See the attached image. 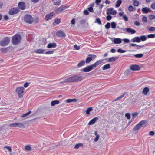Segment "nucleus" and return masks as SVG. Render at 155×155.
Here are the masks:
<instances>
[{
  "mask_svg": "<svg viewBox=\"0 0 155 155\" xmlns=\"http://www.w3.org/2000/svg\"><path fill=\"white\" fill-rule=\"evenodd\" d=\"M126 93H124L123 95H120V96L118 97L116 99V100H119L121 99H122L124 96L125 95Z\"/></svg>",
  "mask_w": 155,
  "mask_h": 155,
  "instance_id": "obj_56",
  "label": "nucleus"
},
{
  "mask_svg": "<svg viewBox=\"0 0 155 155\" xmlns=\"http://www.w3.org/2000/svg\"><path fill=\"white\" fill-rule=\"evenodd\" d=\"M18 6L20 9L24 10L25 8V4L23 2H20L18 4Z\"/></svg>",
  "mask_w": 155,
  "mask_h": 155,
  "instance_id": "obj_15",
  "label": "nucleus"
},
{
  "mask_svg": "<svg viewBox=\"0 0 155 155\" xmlns=\"http://www.w3.org/2000/svg\"><path fill=\"white\" fill-rule=\"evenodd\" d=\"M24 89V88L23 87H19L16 89V92L20 98H21L23 95Z\"/></svg>",
  "mask_w": 155,
  "mask_h": 155,
  "instance_id": "obj_3",
  "label": "nucleus"
},
{
  "mask_svg": "<svg viewBox=\"0 0 155 155\" xmlns=\"http://www.w3.org/2000/svg\"><path fill=\"white\" fill-rule=\"evenodd\" d=\"M110 25H111V27L113 29H114L116 27V23L114 22H112L110 24Z\"/></svg>",
  "mask_w": 155,
  "mask_h": 155,
  "instance_id": "obj_45",
  "label": "nucleus"
},
{
  "mask_svg": "<svg viewBox=\"0 0 155 155\" xmlns=\"http://www.w3.org/2000/svg\"><path fill=\"white\" fill-rule=\"evenodd\" d=\"M99 137L100 136L99 135H96V137L94 139V141L95 142H97L99 138Z\"/></svg>",
  "mask_w": 155,
  "mask_h": 155,
  "instance_id": "obj_61",
  "label": "nucleus"
},
{
  "mask_svg": "<svg viewBox=\"0 0 155 155\" xmlns=\"http://www.w3.org/2000/svg\"><path fill=\"white\" fill-rule=\"evenodd\" d=\"M149 91V89L148 87H145L143 90V93L145 95H147Z\"/></svg>",
  "mask_w": 155,
  "mask_h": 155,
  "instance_id": "obj_27",
  "label": "nucleus"
},
{
  "mask_svg": "<svg viewBox=\"0 0 155 155\" xmlns=\"http://www.w3.org/2000/svg\"><path fill=\"white\" fill-rule=\"evenodd\" d=\"M25 149L27 151H30L31 150V147L30 145H28L25 146Z\"/></svg>",
  "mask_w": 155,
  "mask_h": 155,
  "instance_id": "obj_38",
  "label": "nucleus"
},
{
  "mask_svg": "<svg viewBox=\"0 0 155 155\" xmlns=\"http://www.w3.org/2000/svg\"><path fill=\"white\" fill-rule=\"evenodd\" d=\"M91 56V58H92V59L93 60L96 58V56L94 54H89V56Z\"/></svg>",
  "mask_w": 155,
  "mask_h": 155,
  "instance_id": "obj_59",
  "label": "nucleus"
},
{
  "mask_svg": "<svg viewBox=\"0 0 155 155\" xmlns=\"http://www.w3.org/2000/svg\"><path fill=\"white\" fill-rule=\"evenodd\" d=\"M142 21L143 22L147 23V19L146 17L143 16L142 19Z\"/></svg>",
  "mask_w": 155,
  "mask_h": 155,
  "instance_id": "obj_46",
  "label": "nucleus"
},
{
  "mask_svg": "<svg viewBox=\"0 0 155 155\" xmlns=\"http://www.w3.org/2000/svg\"><path fill=\"white\" fill-rule=\"evenodd\" d=\"M126 51L124 50H123L121 49H118L117 50V51L120 53H123L126 52Z\"/></svg>",
  "mask_w": 155,
  "mask_h": 155,
  "instance_id": "obj_58",
  "label": "nucleus"
},
{
  "mask_svg": "<svg viewBox=\"0 0 155 155\" xmlns=\"http://www.w3.org/2000/svg\"><path fill=\"white\" fill-rule=\"evenodd\" d=\"M128 9L129 11L132 12L135 11L136 10V8L135 7H133L131 5H130L128 7Z\"/></svg>",
  "mask_w": 155,
  "mask_h": 155,
  "instance_id": "obj_29",
  "label": "nucleus"
},
{
  "mask_svg": "<svg viewBox=\"0 0 155 155\" xmlns=\"http://www.w3.org/2000/svg\"><path fill=\"white\" fill-rule=\"evenodd\" d=\"M57 46V44L55 43H49L47 46L48 48H54Z\"/></svg>",
  "mask_w": 155,
  "mask_h": 155,
  "instance_id": "obj_23",
  "label": "nucleus"
},
{
  "mask_svg": "<svg viewBox=\"0 0 155 155\" xmlns=\"http://www.w3.org/2000/svg\"><path fill=\"white\" fill-rule=\"evenodd\" d=\"M18 127L21 128H25L24 125L23 124L20 123H18Z\"/></svg>",
  "mask_w": 155,
  "mask_h": 155,
  "instance_id": "obj_42",
  "label": "nucleus"
},
{
  "mask_svg": "<svg viewBox=\"0 0 155 155\" xmlns=\"http://www.w3.org/2000/svg\"><path fill=\"white\" fill-rule=\"evenodd\" d=\"M85 61L84 60H81L78 64V67H81L84 65L85 64Z\"/></svg>",
  "mask_w": 155,
  "mask_h": 155,
  "instance_id": "obj_26",
  "label": "nucleus"
},
{
  "mask_svg": "<svg viewBox=\"0 0 155 155\" xmlns=\"http://www.w3.org/2000/svg\"><path fill=\"white\" fill-rule=\"evenodd\" d=\"M19 11V8H14L11 9L9 11V14L13 15L17 14Z\"/></svg>",
  "mask_w": 155,
  "mask_h": 155,
  "instance_id": "obj_9",
  "label": "nucleus"
},
{
  "mask_svg": "<svg viewBox=\"0 0 155 155\" xmlns=\"http://www.w3.org/2000/svg\"><path fill=\"white\" fill-rule=\"evenodd\" d=\"M124 14V12H120L119 13V16L120 17H122L123 18V19L125 21H128V18L126 16L125 14L124 15H123Z\"/></svg>",
  "mask_w": 155,
  "mask_h": 155,
  "instance_id": "obj_21",
  "label": "nucleus"
},
{
  "mask_svg": "<svg viewBox=\"0 0 155 155\" xmlns=\"http://www.w3.org/2000/svg\"><path fill=\"white\" fill-rule=\"evenodd\" d=\"M79 22L81 25L84 24L86 22V20L85 19H81L80 21Z\"/></svg>",
  "mask_w": 155,
  "mask_h": 155,
  "instance_id": "obj_51",
  "label": "nucleus"
},
{
  "mask_svg": "<svg viewBox=\"0 0 155 155\" xmlns=\"http://www.w3.org/2000/svg\"><path fill=\"white\" fill-rule=\"evenodd\" d=\"M83 13L84 14H85L86 15H88L89 13L88 12V11L87 10H86V9L84 10V11L83 12Z\"/></svg>",
  "mask_w": 155,
  "mask_h": 155,
  "instance_id": "obj_62",
  "label": "nucleus"
},
{
  "mask_svg": "<svg viewBox=\"0 0 155 155\" xmlns=\"http://www.w3.org/2000/svg\"><path fill=\"white\" fill-rule=\"evenodd\" d=\"M140 38V41H144L147 39V37L145 35L141 36Z\"/></svg>",
  "mask_w": 155,
  "mask_h": 155,
  "instance_id": "obj_37",
  "label": "nucleus"
},
{
  "mask_svg": "<svg viewBox=\"0 0 155 155\" xmlns=\"http://www.w3.org/2000/svg\"><path fill=\"white\" fill-rule=\"evenodd\" d=\"M98 120V117H97L94 118L89 121L88 124V125H90L94 124Z\"/></svg>",
  "mask_w": 155,
  "mask_h": 155,
  "instance_id": "obj_18",
  "label": "nucleus"
},
{
  "mask_svg": "<svg viewBox=\"0 0 155 155\" xmlns=\"http://www.w3.org/2000/svg\"><path fill=\"white\" fill-rule=\"evenodd\" d=\"M95 23H97L99 25H101L102 23L100 19L99 18H97L96 19L94 22Z\"/></svg>",
  "mask_w": 155,
  "mask_h": 155,
  "instance_id": "obj_40",
  "label": "nucleus"
},
{
  "mask_svg": "<svg viewBox=\"0 0 155 155\" xmlns=\"http://www.w3.org/2000/svg\"><path fill=\"white\" fill-rule=\"evenodd\" d=\"M69 6L64 5H61L55 10V12L57 14H60L62 13V11L68 8Z\"/></svg>",
  "mask_w": 155,
  "mask_h": 155,
  "instance_id": "obj_5",
  "label": "nucleus"
},
{
  "mask_svg": "<svg viewBox=\"0 0 155 155\" xmlns=\"http://www.w3.org/2000/svg\"><path fill=\"white\" fill-rule=\"evenodd\" d=\"M93 110L92 107H89L87 108L86 111V113L87 114H89L90 112Z\"/></svg>",
  "mask_w": 155,
  "mask_h": 155,
  "instance_id": "obj_39",
  "label": "nucleus"
},
{
  "mask_svg": "<svg viewBox=\"0 0 155 155\" xmlns=\"http://www.w3.org/2000/svg\"><path fill=\"white\" fill-rule=\"evenodd\" d=\"M148 17L149 19L150 20H153L155 18V15H149Z\"/></svg>",
  "mask_w": 155,
  "mask_h": 155,
  "instance_id": "obj_47",
  "label": "nucleus"
},
{
  "mask_svg": "<svg viewBox=\"0 0 155 155\" xmlns=\"http://www.w3.org/2000/svg\"><path fill=\"white\" fill-rule=\"evenodd\" d=\"M59 101L58 100H55L52 101L51 102V106H54L55 104H58L59 103Z\"/></svg>",
  "mask_w": 155,
  "mask_h": 155,
  "instance_id": "obj_30",
  "label": "nucleus"
},
{
  "mask_svg": "<svg viewBox=\"0 0 155 155\" xmlns=\"http://www.w3.org/2000/svg\"><path fill=\"white\" fill-rule=\"evenodd\" d=\"M4 148H6V149H7L10 152H11V151H12V149L11 147L10 146H5L4 147Z\"/></svg>",
  "mask_w": 155,
  "mask_h": 155,
  "instance_id": "obj_54",
  "label": "nucleus"
},
{
  "mask_svg": "<svg viewBox=\"0 0 155 155\" xmlns=\"http://www.w3.org/2000/svg\"><path fill=\"white\" fill-rule=\"evenodd\" d=\"M105 28L106 29H109L110 26V23L109 22H107L105 26Z\"/></svg>",
  "mask_w": 155,
  "mask_h": 155,
  "instance_id": "obj_50",
  "label": "nucleus"
},
{
  "mask_svg": "<svg viewBox=\"0 0 155 155\" xmlns=\"http://www.w3.org/2000/svg\"><path fill=\"white\" fill-rule=\"evenodd\" d=\"M84 77L77 75H75L71 76H68L63 81H61L60 83L62 84L64 83H71L73 82H78L83 80Z\"/></svg>",
  "mask_w": 155,
  "mask_h": 155,
  "instance_id": "obj_1",
  "label": "nucleus"
},
{
  "mask_svg": "<svg viewBox=\"0 0 155 155\" xmlns=\"http://www.w3.org/2000/svg\"><path fill=\"white\" fill-rule=\"evenodd\" d=\"M142 11L143 13L147 14L151 11V9L147 7H145L142 8Z\"/></svg>",
  "mask_w": 155,
  "mask_h": 155,
  "instance_id": "obj_19",
  "label": "nucleus"
},
{
  "mask_svg": "<svg viewBox=\"0 0 155 155\" xmlns=\"http://www.w3.org/2000/svg\"><path fill=\"white\" fill-rule=\"evenodd\" d=\"M83 144L82 143H79L76 144L74 146V148L75 149H78L79 148L80 146H82Z\"/></svg>",
  "mask_w": 155,
  "mask_h": 155,
  "instance_id": "obj_43",
  "label": "nucleus"
},
{
  "mask_svg": "<svg viewBox=\"0 0 155 155\" xmlns=\"http://www.w3.org/2000/svg\"><path fill=\"white\" fill-rule=\"evenodd\" d=\"M92 58H91V56H89V54L88 55V56H87V58H86V60H85V63L86 64H88L89 63H90L92 61H93V60L92 59Z\"/></svg>",
  "mask_w": 155,
  "mask_h": 155,
  "instance_id": "obj_25",
  "label": "nucleus"
},
{
  "mask_svg": "<svg viewBox=\"0 0 155 155\" xmlns=\"http://www.w3.org/2000/svg\"><path fill=\"white\" fill-rule=\"evenodd\" d=\"M135 57L138 58H142L143 56V54H136L133 55Z\"/></svg>",
  "mask_w": 155,
  "mask_h": 155,
  "instance_id": "obj_36",
  "label": "nucleus"
},
{
  "mask_svg": "<svg viewBox=\"0 0 155 155\" xmlns=\"http://www.w3.org/2000/svg\"><path fill=\"white\" fill-rule=\"evenodd\" d=\"M56 36L58 37H63L66 36V34L62 30H59L56 33Z\"/></svg>",
  "mask_w": 155,
  "mask_h": 155,
  "instance_id": "obj_12",
  "label": "nucleus"
},
{
  "mask_svg": "<svg viewBox=\"0 0 155 155\" xmlns=\"http://www.w3.org/2000/svg\"><path fill=\"white\" fill-rule=\"evenodd\" d=\"M54 52V51L51 50L46 52L45 53V54H53Z\"/></svg>",
  "mask_w": 155,
  "mask_h": 155,
  "instance_id": "obj_52",
  "label": "nucleus"
},
{
  "mask_svg": "<svg viewBox=\"0 0 155 155\" xmlns=\"http://www.w3.org/2000/svg\"><path fill=\"white\" fill-rule=\"evenodd\" d=\"M131 41L133 42H140V38L138 36L134 37L131 40Z\"/></svg>",
  "mask_w": 155,
  "mask_h": 155,
  "instance_id": "obj_22",
  "label": "nucleus"
},
{
  "mask_svg": "<svg viewBox=\"0 0 155 155\" xmlns=\"http://www.w3.org/2000/svg\"><path fill=\"white\" fill-rule=\"evenodd\" d=\"M112 39V41L114 44H119L122 42L121 39L120 38H114L113 40Z\"/></svg>",
  "mask_w": 155,
  "mask_h": 155,
  "instance_id": "obj_14",
  "label": "nucleus"
},
{
  "mask_svg": "<svg viewBox=\"0 0 155 155\" xmlns=\"http://www.w3.org/2000/svg\"><path fill=\"white\" fill-rule=\"evenodd\" d=\"M149 30L150 31H153L155 30V27H150Z\"/></svg>",
  "mask_w": 155,
  "mask_h": 155,
  "instance_id": "obj_63",
  "label": "nucleus"
},
{
  "mask_svg": "<svg viewBox=\"0 0 155 155\" xmlns=\"http://www.w3.org/2000/svg\"><path fill=\"white\" fill-rule=\"evenodd\" d=\"M117 14V11L116 10H114L112 12L110 13L108 12H107L106 14L107 16H106V19L107 21H110L112 18V16L110 15H115Z\"/></svg>",
  "mask_w": 155,
  "mask_h": 155,
  "instance_id": "obj_8",
  "label": "nucleus"
},
{
  "mask_svg": "<svg viewBox=\"0 0 155 155\" xmlns=\"http://www.w3.org/2000/svg\"><path fill=\"white\" fill-rule=\"evenodd\" d=\"M139 2L138 1H134L133 2V5H134L135 6H137L139 5Z\"/></svg>",
  "mask_w": 155,
  "mask_h": 155,
  "instance_id": "obj_48",
  "label": "nucleus"
},
{
  "mask_svg": "<svg viewBox=\"0 0 155 155\" xmlns=\"http://www.w3.org/2000/svg\"><path fill=\"white\" fill-rule=\"evenodd\" d=\"M139 113L137 112H135L132 114V119H134L135 118L137 117L139 114Z\"/></svg>",
  "mask_w": 155,
  "mask_h": 155,
  "instance_id": "obj_35",
  "label": "nucleus"
},
{
  "mask_svg": "<svg viewBox=\"0 0 155 155\" xmlns=\"http://www.w3.org/2000/svg\"><path fill=\"white\" fill-rule=\"evenodd\" d=\"M94 68V67L92 64L87 66L81 71H83L85 72H88L91 71V70Z\"/></svg>",
  "mask_w": 155,
  "mask_h": 155,
  "instance_id": "obj_7",
  "label": "nucleus"
},
{
  "mask_svg": "<svg viewBox=\"0 0 155 155\" xmlns=\"http://www.w3.org/2000/svg\"><path fill=\"white\" fill-rule=\"evenodd\" d=\"M88 11H89L91 12H94V10L93 9V8L92 7H90L88 8Z\"/></svg>",
  "mask_w": 155,
  "mask_h": 155,
  "instance_id": "obj_60",
  "label": "nucleus"
},
{
  "mask_svg": "<svg viewBox=\"0 0 155 155\" xmlns=\"http://www.w3.org/2000/svg\"><path fill=\"white\" fill-rule=\"evenodd\" d=\"M74 48L77 50H78L80 49L79 46H78L76 45H75L74 46Z\"/></svg>",
  "mask_w": 155,
  "mask_h": 155,
  "instance_id": "obj_64",
  "label": "nucleus"
},
{
  "mask_svg": "<svg viewBox=\"0 0 155 155\" xmlns=\"http://www.w3.org/2000/svg\"><path fill=\"white\" fill-rule=\"evenodd\" d=\"M110 68V64H107L104 65L102 68L103 70H105L109 69Z\"/></svg>",
  "mask_w": 155,
  "mask_h": 155,
  "instance_id": "obj_28",
  "label": "nucleus"
},
{
  "mask_svg": "<svg viewBox=\"0 0 155 155\" xmlns=\"http://www.w3.org/2000/svg\"><path fill=\"white\" fill-rule=\"evenodd\" d=\"M77 101L76 99H68L66 100V102L67 103H69L72 102H75Z\"/></svg>",
  "mask_w": 155,
  "mask_h": 155,
  "instance_id": "obj_41",
  "label": "nucleus"
},
{
  "mask_svg": "<svg viewBox=\"0 0 155 155\" xmlns=\"http://www.w3.org/2000/svg\"><path fill=\"white\" fill-rule=\"evenodd\" d=\"M114 8H108L107 9V12H108L109 13L112 12L114 11Z\"/></svg>",
  "mask_w": 155,
  "mask_h": 155,
  "instance_id": "obj_55",
  "label": "nucleus"
},
{
  "mask_svg": "<svg viewBox=\"0 0 155 155\" xmlns=\"http://www.w3.org/2000/svg\"><path fill=\"white\" fill-rule=\"evenodd\" d=\"M126 31L128 33H131V34H134L136 33V31L134 29H133L132 28H127L126 29Z\"/></svg>",
  "mask_w": 155,
  "mask_h": 155,
  "instance_id": "obj_20",
  "label": "nucleus"
},
{
  "mask_svg": "<svg viewBox=\"0 0 155 155\" xmlns=\"http://www.w3.org/2000/svg\"><path fill=\"white\" fill-rule=\"evenodd\" d=\"M130 68V69L133 71H138L140 70V67L137 64L131 65Z\"/></svg>",
  "mask_w": 155,
  "mask_h": 155,
  "instance_id": "obj_11",
  "label": "nucleus"
},
{
  "mask_svg": "<svg viewBox=\"0 0 155 155\" xmlns=\"http://www.w3.org/2000/svg\"><path fill=\"white\" fill-rule=\"evenodd\" d=\"M103 59L99 60L95 62L94 64H92L94 68H95L97 66L101 64L103 62Z\"/></svg>",
  "mask_w": 155,
  "mask_h": 155,
  "instance_id": "obj_16",
  "label": "nucleus"
},
{
  "mask_svg": "<svg viewBox=\"0 0 155 155\" xmlns=\"http://www.w3.org/2000/svg\"><path fill=\"white\" fill-rule=\"evenodd\" d=\"M18 123H14L10 124L9 126L11 127H18Z\"/></svg>",
  "mask_w": 155,
  "mask_h": 155,
  "instance_id": "obj_44",
  "label": "nucleus"
},
{
  "mask_svg": "<svg viewBox=\"0 0 155 155\" xmlns=\"http://www.w3.org/2000/svg\"><path fill=\"white\" fill-rule=\"evenodd\" d=\"M31 113V111H30L22 115L21 117L22 118H25V119H28L29 118V115Z\"/></svg>",
  "mask_w": 155,
  "mask_h": 155,
  "instance_id": "obj_24",
  "label": "nucleus"
},
{
  "mask_svg": "<svg viewBox=\"0 0 155 155\" xmlns=\"http://www.w3.org/2000/svg\"><path fill=\"white\" fill-rule=\"evenodd\" d=\"M54 22L57 24L58 25L60 22V20L58 18H55V19Z\"/></svg>",
  "mask_w": 155,
  "mask_h": 155,
  "instance_id": "obj_57",
  "label": "nucleus"
},
{
  "mask_svg": "<svg viewBox=\"0 0 155 155\" xmlns=\"http://www.w3.org/2000/svg\"><path fill=\"white\" fill-rule=\"evenodd\" d=\"M140 127L138 123L133 128V130L134 131H136L139 130L140 128Z\"/></svg>",
  "mask_w": 155,
  "mask_h": 155,
  "instance_id": "obj_33",
  "label": "nucleus"
},
{
  "mask_svg": "<svg viewBox=\"0 0 155 155\" xmlns=\"http://www.w3.org/2000/svg\"><path fill=\"white\" fill-rule=\"evenodd\" d=\"M21 39V36L18 34L14 35L12 38V41L13 44L16 45L18 44Z\"/></svg>",
  "mask_w": 155,
  "mask_h": 155,
  "instance_id": "obj_2",
  "label": "nucleus"
},
{
  "mask_svg": "<svg viewBox=\"0 0 155 155\" xmlns=\"http://www.w3.org/2000/svg\"><path fill=\"white\" fill-rule=\"evenodd\" d=\"M10 41V39L8 38L5 37L0 41V45L2 46H5L9 43Z\"/></svg>",
  "mask_w": 155,
  "mask_h": 155,
  "instance_id": "obj_4",
  "label": "nucleus"
},
{
  "mask_svg": "<svg viewBox=\"0 0 155 155\" xmlns=\"http://www.w3.org/2000/svg\"><path fill=\"white\" fill-rule=\"evenodd\" d=\"M125 116L128 120H129L130 118V115L129 113H126Z\"/></svg>",
  "mask_w": 155,
  "mask_h": 155,
  "instance_id": "obj_49",
  "label": "nucleus"
},
{
  "mask_svg": "<svg viewBox=\"0 0 155 155\" xmlns=\"http://www.w3.org/2000/svg\"><path fill=\"white\" fill-rule=\"evenodd\" d=\"M54 15V17L55 16V13L53 12H51L47 14L45 17V19L47 21H48L49 20L51 19L53 16Z\"/></svg>",
  "mask_w": 155,
  "mask_h": 155,
  "instance_id": "obj_10",
  "label": "nucleus"
},
{
  "mask_svg": "<svg viewBox=\"0 0 155 155\" xmlns=\"http://www.w3.org/2000/svg\"><path fill=\"white\" fill-rule=\"evenodd\" d=\"M24 20L26 22L29 24H31L33 22V18L29 15H26L24 17Z\"/></svg>",
  "mask_w": 155,
  "mask_h": 155,
  "instance_id": "obj_6",
  "label": "nucleus"
},
{
  "mask_svg": "<svg viewBox=\"0 0 155 155\" xmlns=\"http://www.w3.org/2000/svg\"><path fill=\"white\" fill-rule=\"evenodd\" d=\"M52 1L54 5H60L61 0H53Z\"/></svg>",
  "mask_w": 155,
  "mask_h": 155,
  "instance_id": "obj_32",
  "label": "nucleus"
},
{
  "mask_svg": "<svg viewBox=\"0 0 155 155\" xmlns=\"http://www.w3.org/2000/svg\"><path fill=\"white\" fill-rule=\"evenodd\" d=\"M155 35L154 34H149L147 35V37L148 38H155Z\"/></svg>",
  "mask_w": 155,
  "mask_h": 155,
  "instance_id": "obj_53",
  "label": "nucleus"
},
{
  "mask_svg": "<svg viewBox=\"0 0 155 155\" xmlns=\"http://www.w3.org/2000/svg\"><path fill=\"white\" fill-rule=\"evenodd\" d=\"M122 3L121 0H117L116 2L115 5V7L116 8H118L119 7Z\"/></svg>",
  "mask_w": 155,
  "mask_h": 155,
  "instance_id": "obj_34",
  "label": "nucleus"
},
{
  "mask_svg": "<svg viewBox=\"0 0 155 155\" xmlns=\"http://www.w3.org/2000/svg\"><path fill=\"white\" fill-rule=\"evenodd\" d=\"M147 121L146 120H142L139 123L140 127H145L146 126L147 124Z\"/></svg>",
  "mask_w": 155,
  "mask_h": 155,
  "instance_id": "obj_13",
  "label": "nucleus"
},
{
  "mask_svg": "<svg viewBox=\"0 0 155 155\" xmlns=\"http://www.w3.org/2000/svg\"><path fill=\"white\" fill-rule=\"evenodd\" d=\"M118 56H115L109 58L107 60L108 62H112L115 61L118 58Z\"/></svg>",
  "mask_w": 155,
  "mask_h": 155,
  "instance_id": "obj_17",
  "label": "nucleus"
},
{
  "mask_svg": "<svg viewBox=\"0 0 155 155\" xmlns=\"http://www.w3.org/2000/svg\"><path fill=\"white\" fill-rule=\"evenodd\" d=\"M129 47L133 46V47H140L142 48L144 47V45H137L136 44L131 43L129 44Z\"/></svg>",
  "mask_w": 155,
  "mask_h": 155,
  "instance_id": "obj_31",
  "label": "nucleus"
}]
</instances>
